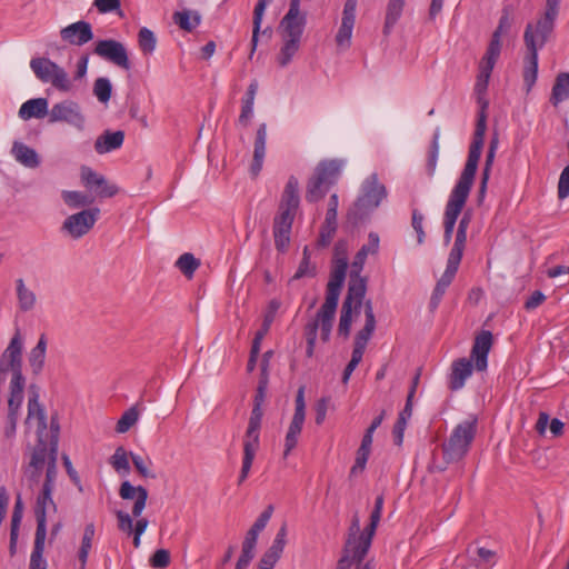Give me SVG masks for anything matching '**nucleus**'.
Instances as JSON below:
<instances>
[{"label":"nucleus","mask_w":569,"mask_h":569,"mask_svg":"<svg viewBox=\"0 0 569 569\" xmlns=\"http://www.w3.org/2000/svg\"><path fill=\"white\" fill-rule=\"evenodd\" d=\"M322 321L323 320L321 318V315L317 313L316 318L305 326V337L307 340L306 355L308 358H311L313 356L318 329H320V338L323 342H328L330 339L333 320H330L327 333L323 329L325 325Z\"/></svg>","instance_id":"obj_23"},{"label":"nucleus","mask_w":569,"mask_h":569,"mask_svg":"<svg viewBox=\"0 0 569 569\" xmlns=\"http://www.w3.org/2000/svg\"><path fill=\"white\" fill-rule=\"evenodd\" d=\"M138 44L143 54H151L156 50L157 38L150 29L142 27L138 32Z\"/></svg>","instance_id":"obj_51"},{"label":"nucleus","mask_w":569,"mask_h":569,"mask_svg":"<svg viewBox=\"0 0 569 569\" xmlns=\"http://www.w3.org/2000/svg\"><path fill=\"white\" fill-rule=\"evenodd\" d=\"M287 545V525L283 523L276 533L271 546L267 549L266 553L273 557L277 561L281 558L284 547Z\"/></svg>","instance_id":"obj_46"},{"label":"nucleus","mask_w":569,"mask_h":569,"mask_svg":"<svg viewBox=\"0 0 569 569\" xmlns=\"http://www.w3.org/2000/svg\"><path fill=\"white\" fill-rule=\"evenodd\" d=\"M269 382L258 381V387L253 398V407L249 417L248 427L243 437V458L238 483L241 485L249 476L256 452L260 445V429L262 423V405L266 400Z\"/></svg>","instance_id":"obj_3"},{"label":"nucleus","mask_w":569,"mask_h":569,"mask_svg":"<svg viewBox=\"0 0 569 569\" xmlns=\"http://www.w3.org/2000/svg\"><path fill=\"white\" fill-rule=\"evenodd\" d=\"M558 14L545 11L536 26L528 23L523 33V41L527 48L523 67V82L527 90H531L538 74V50L541 49L553 32Z\"/></svg>","instance_id":"obj_2"},{"label":"nucleus","mask_w":569,"mask_h":569,"mask_svg":"<svg viewBox=\"0 0 569 569\" xmlns=\"http://www.w3.org/2000/svg\"><path fill=\"white\" fill-rule=\"evenodd\" d=\"M273 513V506L269 505L257 518L251 528L247 531L241 549L254 552L259 533L267 527Z\"/></svg>","instance_id":"obj_25"},{"label":"nucleus","mask_w":569,"mask_h":569,"mask_svg":"<svg viewBox=\"0 0 569 569\" xmlns=\"http://www.w3.org/2000/svg\"><path fill=\"white\" fill-rule=\"evenodd\" d=\"M355 22L342 20L341 26L336 34V42L339 47L349 48Z\"/></svg>","instance_id":"obj_55"},{"label":"nucleus","mask_w":569,"mask_h":569,"mask_svg":"<svg viewBox=\"0 0 569 569\" xmlns=\"http://www.w3.org/2000/svg\"><path fill=\"white\" fill-rule=\"evenodd\" d=\"M511 27V19L509 11L505 8L502 10V14L499 19L498 27L493 31L491 36V40L489 42V46L487 48L488 53L491 56H500L501 52V36L503 32H507Z\"/></svg>","instance_id":"obj_33"},{"label":"nucleus","mask_w":569,"mask_h":569,"mask_svg":"<svg viewBox=\"0 0 569 569\" xmlns=\"http://www.w3.org/2000/svg\"><path fill=\"white\" fill-rule=\"evenodd\" d=\"M49 122H67L74 128L82 130L84 127V116L80 106L72 100H64L56 103L49 112Z\"/></svg>","instance_id":"obj_17"},{"label":"nucleus","mask_w":569,"mask_h":569,"mask_svg":"<svg viewBox=\"0 0 569 569\" xmlns=\"http://www.w3.org/2000/svg\"><path fill=\"white\" fill-rule=\"evenodd\" d=\"M472 370L473 366L471 359L459 358L455 360L449 375V389L451 391L461 389L466 380L472 375Z\"/></svg>","instance_id":"obj_26"},{"label":"nucleus","mask_w":569,"mask_h":569,"mask_svg":"<svg viewBox=\"0 0 569 569\" xmlns=\"http://www.w3.org/2000/svg\"><path fill=\"white\" fill-rule=\"evenodd\" d=\"M567 99H569V73L562 72L556 77L549 101L553 107H558Z\"/></svg>","instance_id":"obj_36"},{"label":"nucleus","mask_w":569,"mask_h":569,"mask_svg":"<svg viewBox=\"0 0 569 569\" xmlns=\"http://www.w3.org/2000/svg\"><path fill=\"white\" fill-rule=\"evenodd\" d=\"M30 68L41 82L51 83L54 89L62 92L71 90L72 83L66 70L50 59L33 58Z\"/></svg>","instance_id":"obj_9"},{"label":"nucleus","mask_w":569,"mask_h":569,"mask_svg":"<svg viewBox=\"0 0 569 569\" xmlns=\"http://www.w3.org/2000/svg\"><path fill=\"white\" fill-rule=\"evenodd\" d=\"M53 488L42 487L39 492L36 506H34V517L37 521V533H46L47 535V510L52 509L54 512L57 511V505L53 501L52 493Z\"/></svg>","instance_id":"obj_20"},{"label":"nucleus","mask_w":569,"mask_h":569,"mask_svg":"<svg viewBox=\"0 0 569 569\" xmlns=\"http://www.w3.org/2000/svg\"><path fill=\"white\" fill-rule=\"evenodd\" d=\"M498 58V56H491L490 53L486 52L479 64V73L477 77L475 91L478 94V103L480 104L481 110L479 112L477 122H479L481 116H483L485 121H487L486 109L488 108V101L482 96L487 91L489 79ZM477 124L478 123H476V126ZM486 129L487 122H485V130Z\"/></svg>","instance_id":"obj_16"},{"label":"nucleus","mask_w":569,"mask_h":569,"mask_svg":"<svg viewBox=\"0 0 569 569\" xmlns=\"http://www.w3.org/2000/svg\"><path fill=\"white\" fill-rule=\"evenodd\" d=\"M26 379L22 373H13L9 386L8 409L20 410L23 402Z\"/></svg>","instance_id":"obj_35"},{"label":"nucleus","mask_w":569,"mask_h":569,"mask_svg":"<svg viewBox=\"0 0 569 569\" xmlns=\"http://www.w3.org/2000/svg\"><path fill=\"white\" fill-rule=\"evenodd\" d=\"M80 178L82 184L99 198H111L119 192V188L112 184L108 179L91 169L90 167L83 166L81 168Z\"/></svg>","instance_id":"obj_18"},{"label":"nucleus","mask_w":569,"mask_h":569,"mask_svg":"<svg viewBox=\"0 0 569 569\" xmlns=\"http://www.w3.org/2000/svg\"><path fill=\"white\" fill-rule=\"evenodd\" d=\"M317 274V267L316 264L311 263L310 260H302L299 263V267L296 271V273L292 277V280H298L305 277L313 278Z\"/></svg>","instance_id":"obj_61"},{"label":"nucleus","mask_w":569,"mask_h":569,"mask_svg":"<svg viewBox=\"0 0 569 569\" xmlns=\"http://www.w3.org/2000/svg\"><path fill=\"white\" fill-rule=\"evenodd\" d=\"M496 553L492 550L480 547L477 549V562L483 567L488 566V569L495 565Z\"/></svg>","instance_id":"obj_63"},{"label":"nucleus","mask_w":569,"mask_h":569,"mask_svg":"<svg viewBox=\"0 0 569 569\" xmlns=\"http://www.w3.org/2000/svg\"><path fill=\"white\" fill-rule=\"evenodd\" d=\"M485 143V117L481 116L469 147L467 162L446 204L443 221L457 223L473 186Z\"/></svg>","instance_id":"obj_1"},{"label":"nucleus","mask_w":569,"mask_h":569,"mask_svg":"<svg viewBox=\"0 0 569 569\" xmlns=\"http://www.w3.org/2000/svg\"><path fill=\"white\" fill-rule=\"evenodd\" d=\"M300 2L301 0L289 1V9L278 27L283 40L278 56L280 67H286L300 48L301 37L307 26V12L300 10Z\"/></svg>","instance_id":"obj_4"},{"label":"nucleus","mask_w":569,"mask_h":569,"mask_svg":"<svg viewBox=\"0 0 569 569\" xmlns=\"http://www.w3.org/2000/svg\"><path fill=\"white\" fill-rule=\"evenodd\" d=\"M492 333L488 330H482L476 336L470 359L475 361V369L477 371H485L487 369L488 353L492 347Z\"/></svg>","instance_id":"obj_21"},{"label":"nucleus","mask_w":569,"mask_h":569,"mask_svg":"<svg viewBox=\"0 0 569 569\" xmlns=\"http://www.w3.org/2000/svg\"><path fill=\"white\" fill-rule=\"evenodd\" d=\"M149 563L152 568H166L170 563V552L167 549H158L149 559Z\"/></svg>","instance_id":"obj_60"},{"label":"nucleus","mask_w":569,"mask_h":569,"mask_svg":"<svg viewBox=\"0 0 569 569\" xmlns=\"http://www.w3.org/2000/svg\"><path fill=\"white\" fill-rule=\"evenodd\" d=\"M139 412L136 406L129 408L123 412L121 418L117 422L116 430L119 433L127 432L137 421H138Z\"/></svg>","instance_id":"obj_54"},{"label":"nucleus","mask_w":569,"mask_h":569,"mask_svg":"<svg viewBox=\"0 0 569 569\" xmlns=\"http://www.w3.org/2000/svg\"><path fill=\"white\" fill-rule=\"evenodd\" d=\"M569 196V168H565L558 182V198L565 199Z\"/></svg>","instance_id":"obj_64"},{"label":"nucleus","mask_w":569,"mask_h":569,"mask_svg":"<svg viewBox=\"0 0 569 569\" xmlns=\"http://www.w3.org/2000/svg\"><path fill=\"white\" fill-rule=\"evenodd\" d=\"M280 308V301L277 299H272L268 305V310L263 317V322L261 328L256 332L254 338L252 340V345L261 347V341L263 337L268 333L271 323L274 320V316Z\"/></svg>","instance_id":"obj_40"},{"label":"nucleus","mask_w":569,"mask_h":569,"mask_svg":"<svg viewBox=\"0 0 569 569\" xmlns=\"http://www.w3.org/2000/svg\"><path fill=\"white\" fill-rule=\"evenodd\" d=\"M17 297L19 302V308L21 311H30L33 309L36 305V295L33 291L29 290L22 278L17 279Z\"/></svg>","instance_id":"obj_43"},{"label":"nucleus","mask_w":569,"mask_h":569,"mask_svg":"<svg viewBox=\"0 0 569 569\" xmlns=\"http://www.w3.org/2000/svg\"><path fill=\"white\" fill-rule=\"evenodd\" d=\"M100 216L98 207L81 210L69 216L62 223L61 230L72 239H79L87 234L97 222Z\"/></svg>","instance_id":"obj_12"},{"label":"nucleus","mask_w":569,"mask_h":569,"mask_svg":"<svg viewBox=\"0 0 569 569\" xmlns=\"http://www.w3.org/2000/svg\"><path fill=\"white\" fill-rule=\"evenodd\" d=\"M379 247V237L376 233L369 234V243L365 244L360 248V250L356 253L353 261L351 263L349 282L348 286H355L362 289V291L367 292V278L361 277V271L363 269L366 259L369 252L375 253Z\"/></svg>","instance_id":"obj_15"},{"label":"nucleus","mask_w":569,"mask_h":569,"mask_svg":"<svg viewBox=\"0 0 569 569\" xmlns=\"http://www.w3.org/2000/svg\"><path fill=\"white\" fill-rule=\"evenodd\" d=\"M12 151L17 161L26 167L37 168L40 164V160L36 150L21 142H14Z\"/></svg>","instance_id":"obj_38"},{"label":"nucleus","mask_w":569,"mask_h":569,"mask_svg":"<svg viewBox=\"0 0 569 569\" xmlns=\"http://www.w3.org/2000/svg\"><path fill=\"white\" fill-rule=\"evenodd\" d=\"M299 203V181L295 176H290L281 194L278 214L296 217Z\"/></svg>","instance_id":"obj_22"},{"label":"nucleus","mask_w":569,"mask_h":569,"mask_svg":"<svg viewBox=\"0 0 569 569\" xmlns=\"http://www.w3.org/2000/svg\"><path fill=\"white\" fill-rule=\"evenodd\" d=\"M59 33L63 42L76 47H81L93 39L92 26L84 20L62 28Z\"/></svg>","instance_id":"obj_19"},{"label":"nucleus","mask_w":569,"mask_h":569,"mask_svg":"<svg viewBox=\"0 0 569 569\" xmlns=\"http://www.w3.org/2000/svg\"><path fill=\"white\" fill-rule=\"evenodd\" d=\"M124 140V132L121 130H106L94 142V150L99 154H103L120 148Z\"/></svg>","instance_id":"obj_31"},{"label":"nucleus","mask_w":569,"mask_h":569,"mask_svg":"<svg viewBox=\"0 0 569 569\" xmlns=\"http://www.w3.org/2000/svg\"><path fill=\"white\" fill-rule=\"evenodd\" d=\"M365 296L366 291H362L361 288L348 286L338 325V335L340 337L345 339L349 337L352 325V312L355 311L357 315L360 312Z\"/></svg>","instance_id":"obj_11"},{"label":"nucleus","mask_w":569,"mask_h":569,"mask_svg":"<svg viewBox=\"0 0 569 569\" xmlns=\"http://www.w3.org/2000/svg\"><path fill=\"white\" fill-rule=\"evenodd\" d=\"M347 269V263L342 261H340L339 264H332L326 289V300L317 312L321 315L326 332L328 331L330 320H335L339 297L346 280Z\"/></svg>","instance_id":"obj_8"},{"label":"nucleus","mask_w":569,"mask_h":569,"mask_svg":"<svg viewBox=\"0 0 569 569\" xmlns=\"http://www.w3.org/2000/svg\"><path fill=\"white\" fill-rule=\"evenodd\" d=\"M378 525L379 523L377 522L370 521L365 530L360 533L357 545L352 548V560H355L358 565H360L366 558Z\"/></svg>","instance_id":"obj_29"},{"label":"nucleus","mask_w":569,"mask_h":569,"mask_svg":"<svg viewBox=\"0 0 569 569\" xmlns=\"http://www.w3.org/2000/svg\"><path fill=\"white\" fill-rule=\"evenodd\" d=\"M340 171L341 162L339 160L320 161L307 183L306 200L310 203L321 200L337 183Z\"/></svg>","instance_id":"obj_7"},{"label":"nucleus","mask_w":569,"mask_h":569,"mask_svg":"<svg viewBox=\"0 0 569 569\" xmlns=\"http://www.w3.org/2000/svg\"><path fill=\"white\" fill-rule=\"evenodd\" d=\"M112 93V84L108 78L100 77L93 83V94L101 103H107Z\"/></svg>","instance_id":"obj_52"},{"label":"nucleus","mask_w":569,"mask_h":569,"mask_svg":"<svg viewBox=\"0 0 569 569\" xmlns=\"http://www.w3.org/2000/svg\"><path fill=\"white\" fill-rule=\"evenodd\" d=\"M48 443L42 439V433L38 435V442L33 448L30 467L41 470L47 458Z\"/></svg>","instance_id":"obj_50"},{"label":"nucleus","mask_w":569,"mask_h":569,"mask_svg":"<svg viewBox=\"0 0 569 569\" xmlns=\"http://www.w3.org/2000/svg\"><path fill=\"white\" fill-rule=\"evenodd\" d=\"M129 453L123 447H118L111 456L109 463L120 475L127 476L130 472V465L128 459Z\"/></svg>","instance_id":"obj_48"},{"label":"nucleus","mask_w":569,"mask_h":569,"mask_svg":"<svg viewBox=\"0 0 569 569\" xmlns=\"http://www.w3.org/2000/svg\"><path fill=\"white\" fill-rule=\"evenodd\" d=\"M295 217L277 214L273 220L274 246L279 252H286L290 243V233Z\"/></svg>","instance_id":"obj_24"},{"label":"nucleus","mask_w":569,"mask_h":569,"mask_svg":"<svg viewBox=\"0 0 569 569\" xmlns=\"http://www.w3.org/2000/svg\"><path fill=\"white\" fill-rule=\"evenodd\" d=\"M269 3L266 2V0H258L256 8L253 10V30H252V38H251V52L249 58L251 59L257 44H258V37L261 29V22L263 18L264 10Z\"/></svg>","instance_id":"obj_44"},{"label":"nucleus","mask_w":569,"mask_h":569,"mask_svg":"<svg viewBox=\"0 0 569 569\" xmlns=\"http://www.w3.org/2000/svg\"><path fill=\"white\" fill-rule=\"evenodd\" d=\"M93 53L123 70H130L131 68L127 49L120 41L113 39L99 40L94 46Z\"/></svg>","instance_id":"obj_14"},{"label":"nucleus","mask_w":569,"mask_h":569,"mask_svg":"<svg viewBox=\"0 0 569 569\" xmlns=\"http://www.w3.org/2000/svg\"><path fill=\"white\" fill-rule=\"evenodd\" d=\"M460 262V259L448 257L446 270L437 282L449 287L456 277Z\"/></svg>","instance_id":"obj_56"},{"label":"nucleus","mask_w":569,"mask_h":569,"mask_svg":"<svg viewBox=\"0 0 569 569\" xmlns=\"http://www.w3.org/2000/svg\"><path fill=\"white\" fill-rule=\"evenodd\" d=\"M387 197V189L378 181V176L372 173L362 184V193L348 210L347 220L353 226L362 221L370 212L379 207Z\"/></svg>","instance_id":"obj_6"},{"label":"nucleus","mask_w":569,"mask_h":569,"mask_svg":"<svg viewBox=\"0 0 569 569\" xmlns=\"http://www.w3.org/2000/svg\"><path fill=\"white\" fill-rule=\"evenodd\" d=\"M48 114V100L46 98L30 99L22 103L19 109V117L28 120L31 118H43Z\"/></svg>","instance_id":"obj_34"},{"label":"nucleus","mask_w":569,"mask_h":569,"mask_svg":"<svg viewBox=\"0 0 569 569\" xmlns=\"http://www.w3.org/2000/svg\"><path fill=\"white\" fill-rule=\"evenodd\" d=\"M46 537V533H34V543L30 556L29 569H47V561L43 559Z\"/></svg>","instance_id":"obj_41"},{"label":"nucleus","mask_w":569,"mask_h":569,"mask_svg":"<svg viewBox=\"0 0 569 569\" xmlns=\"http://www.w3.org/2000/svg\"><path fill=\"white\" fill-rule=\"evenodd\" d=\"M340 261L348 264V247L347 242L343 240H338L333 249L332 264H339Z\"/></svg>","instance_id":"obj_62"},{"label":"nucleus","mask_w":569,"mask_h":569,"mask_svg":"<svg viewBox=\"0 0 569 569\" xmlns=\"http://www.w3.org/2000/svg\"><path fill=\"white\" fill-rule=\"evenodd\" d=\"M64 203L72 209L87 207L93 203L94 198L87 196L81 191L64 190L61 193Z\"/></svg>","instance_id":"obj_45"},{"label":"nucleus","mask_w":569,"mask_h":569,"mask_svg":"<svg viewBox=\"0 0 569 569\" xmlns=\"http://www.w3.org/2000/svg\"><path fill=\"white\" fill-rule=\"evenodd\" d=\"M129 456L136 470L141 477L152 479L156 478V475L148 469V466L151 465V460L149 458L144 459L141 456L133 453L132 451L129 452Z\"/></svg>","instance_id":"obj_57"},{"label":"nucleus","mask_w":569,"mask_h":569,"mask_svg":"<svg viewBox=\"0 0 569 569\" xmlns=\"http://www.w3.org/2000/svg\"><path fill=\"white\" fill-rule=\"evenodd\" d=\"M267 124L260 123L254 139L253 158L250 166V173L253 178L258 177L263 164L266 156Z\"/></svg>","instance_id":"obj_28"},{"label":"nucleus","mask_w":569,"mask_h":569,"mask_svg":"<svg viewBox=\"0 0 569 569\" xmlns=\"http://www.w3.org/2000/svg\"><path fill=\"white\" fill-rule=\"evenodd\" d=\"M467 241V230L462 228L457 229L456 239L453 242V247L449 253V257H453L457 259H462L463 250Z\"/></svg>","instance_id":"obj_58"},{"label":"nucleus","mask_w":569,"mask_h":569,"mask_svg":"<svg viewBox=\"0 0 569 569\" xmlns=\"http://www.w3.org/2000/svg\"><path fill=\"white\" fill-rule=\"evenodd\" d=\"M306 419V401H305V387L301 386L295 399V413L289 425L286 439L283 456L287 457L297 446L298 437L301 433L302 426Z\"/></svg>","instance_id":"obj_13"},{"label":"nucleus","mask_w":569,"mask_h":569,"mask_svg":"<svg viewBox=\"0 0 569 569\" xmlns=\"http://www.w3.org/2000/svg\"><path fill=\"white\" fill-rule=\"evenodd\" d=\"M439 153V131L437 130L433 133V138L430 144L426 170L429 177H432L436 172L437 161Z\"/></svg>","instance_id":"obj_53"},{"label":"nucleus","mask_w":569,"mask_h":569,"mask_svg":"<svg viewBox=\"0 0 569 569\" xmlns=\"http://www.w3.org/2000/svg\"><path fill=\"white\" fill-rule=\"evenodd\" d=\"M119 496L123 500H131L134 499V503L132 507V516L138 518L136 521V525L133 527V533L142 535L147 527H148V519L147 518H139L146 508L147 499H148V490L142 487L138 486L134 487L130 483V481L126 480L121 483L119 488Z\"/></svg>","instance_id":"obj_10"},{"label":"nucleus","mask_w":569,"mask_h":569,"mask_svg":"<svg viewBox=\"0 0 569 569\" xmlns=\"http://www.w3.org/2000/svg\"><path fill=\"white\" fill-rule=\"evenodd\" d=\"M48 339L41 333L37 345L30 350L28 361L33 376H39L44 367Z\"/></svg>","instance_id":"obj_30"},{"label":"nucleus","mask_w":569,"mask_h":569,"mask_svg":"<svg viewBox=\"0 0 569 569\" xmlns=\"http://www.w3.org/2000/svg\"><path fill=\"white\" fill-rule=\"evenodd\" d=\"M337 231V216H330L326 213L325 222L322 223L317 240V248L328 247Z\"/></svg>","instance_id":"obj_42"},{"label":"nucleus","mask_w":569,"mask_h":569,"mask_svg":"<svg viewBox=\"0 0 569 569\" xmlns=\"http://www.w3.org/2000/svg\"><path fill=\"white\" fill-rule=\"evenodd\" d=\"M477 432V418L462 421L456 426L449 439L442 445L443 462L433 461L430 471L442 472L448 465L460 461L469 451Z\"/></svg>","instance_id":"obj_5"},{"label":"nucleus","mask_w":569,"mask_h":569,"mask_svg":"<svg viewBox=\"0 0 569 569\" xmlns=\"http://www.w3.org/2000/svg\"><path fill=\"white\" fill-rule=\"evenodd\" d=\"M22 349L23 341L20 331L18 330L12 338L8 347L3 352V358L8 362V368L13 373H22Z\"/></svg>","instance_id":"obj_27"},{"label":"nucleus","mask_w":569,"mask_h":569,"mask_svg":"<svg viewBox=\"0 0 569 569\" xmlns=\"http://www.w3.org/2000/svg\"><path fill=\"white\" fill-rule=\"evenodd\" d=\"M173 22L182 30L191 32L201 22V16L198 11L182 10L176 11L172 16Z\"/></svg>","instance_id":"obj_37"},{"label":"nucleus","mask_w":569,"mask_h":569,"mask_svg":"<svg viewBox=\"0 0 569 569\" xmlns=\"http://www.w3.org/2000/svg\"><path fill=\"white\" fill-rule=\"evenodd\" d=\"M30 393L28 400V418L37 417L38 419V433H42L47 429V415L43 406L39 402V391L36 385L30 386Z\"/></svg>","instance_id":"obj_32"},{"label":"nucleus","mask_w":569,"mask_h":569,"mask_svg":"<svg viewBox=\"0 0 569 569\" xmlns=\"http://www.w3.org/2000/svg\"><path fill=\"white\" fill-rule=\"evenodd\" d=\"M176 267L188 278H192L194 271L200 267V260L197 259L192 253H182L177 262Z\"/></svg>","instance_id":"obj_49"},{"label":"nucleus","mask_w":569,"mask_h":569,"mask_svg":"<svg viewBox=\"0 0 569 569\" xmlns=\"http://www.w3.org/2000/svg\"><path fill=\"white\" fill-rule=\"evenodd\" d=\"M376 329V321H366L365 326L355 337L353 350L357 353H365L368 341L370 340L372 333Z\"/></svg>","instance_id":"obj_47"},{"label":"nucleus","mask_w":569,"mask_h":569,"mask_svg":"<svg viewBox=\"0 0 569 569\" xmlns=\"http://www.w3.org/2000/svg\"><path fill=\"white\" fill-rule=\"evenodd\" d=\"M406 0H389L386 9V18L383 24V33L389 34L391 29L400 19Z\"/></svg>","instance_id":"obj_39"},{"label":"nucleus","mask_w":569,"mask_h":569,"mask_svg":"<svg viewBox=\"0 0 569 569\" xmlns=\"http://www.w3.org/2000/svg\"><path fill=\"white\" fill-rule=\"evenodd\" d=\"M19 410L17 409H8L3 433L7 439H11L16 436L17 431V422H18Z\"/></svg>","instance_id":"obj_59"}]
</instances>
